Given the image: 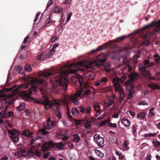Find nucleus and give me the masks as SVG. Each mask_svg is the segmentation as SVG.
I'll return each instance as SVG.
<instances>
[{
	"instance_id": "obj_1",
	"label": "nucleus",
	"mask_w": 160,
	"mask_h": 160,
	"mask_svg": "<svg viewBox=\"0 0 160 160\" xmlns=\"http://www.w3.org/2000/svg\"><path fill=\"white\" fill-rule=\"evenodd\" d=\"M83 65L81 62L78 63L73 62L69 65H64L60 69L53 70L52 72H49L46 70L43 72L42 75L44 78H35L29 80L28 77L24 76L22 77V80L28 81L26 85H24V88H28V90H24L21 92V94L28 99L33 100L34 102L36 101L42 102L45 101L46 92L45 87L47 82L45 79L48 77L53 75L50 79L51 87L52 90L56 94L59 92L61 89L65 91L67 88L68 81L65 77L70 73H75L78 71L80 70L79 68Z\"/></svg>"
},
{
	"instance_id": "obj_2",
	"label": "nucleus",
	"mask_w": 160,
	"mask_h": 160,
	"mask_svg": "<svg viewBox=\"0 0 160 160\" xmlns=\"http://www.w3.org/2000/svg\"><path fill=\"white\" fill-rule=\"evenodd\" d=\"M83 65L81 62L78 63L73 62L69 65H64L60 69L53 70L52 72H49L46 70L43 72L42 75L44 78H35L29 80L28 77L24 76L22 77V80L28 81L26 85H24V88H28V90H24L21 92V94L28 99L33 100L34 102L36 101L42 102L45 101L46 92L45 87L47 82L45 79L48 77L53 75L50 79L51 87L52 90L56 94L59 92L61 89L65 91L67 88L68 81L65 77L70 73H75L78 71L80 70L79 68Z\"/></svg>"
},
{
	"instance_id": "obj_3",
	"label": "nucleus",
	"mask_w": 160,
	"mask_h": 160,
	"mask_svg": "<svg viewBox=\"0 0 160 160\" xmlns=\"http://www.w3.org/2000/svg\"><path fill=\"white\" fill-rule=\"evenodd\" d=\"M36 102L38 104H43L46 109H49L54 105L56 108L55 113L56 116L59 119L61 118L62 115L60 112L59 108L60 106V102L58 99H54L51 101L49 100V98L48 97H45L44 102L39 101H36Z\"/></svg>"
},
{
	"instance_id": "obj_4",
	"label": "nucleus",
	"mask_w": 160,
	"mask_h": 160,
	"mask_svg": "<svg viewBox=\"0 0 160 160\" xmlns=\"http://www.w3.org/2000/svg\"><path fill=\"white\" fill-rule=\"evenodd\" d=\"M88 86L86 84L83 85L80 90L77 91L75 94L69 96V99L75 104L78 105L79 103L77 99L78 97L82 98L83 96H87L91 94V90L88 88Z\"/></svg>"
},
{
	"instance_id": "obj_5",
	"label": "nucleus",
	"mask_w": 160,
	"mask_h": 160,
	"mask_svg": "<svg viewBox=\"0 0 160 160\" xmlns=\"http://www.w3.org/2000/svg\"><path fill=\"white\" fill-rule=\"evenodd\" d=\"M63 147L64 145L62 142L57 143L50 141L43 144L41 148L43 152H44L55 147H57L58 149L62 150Z\"/></svg>"
},
{
	"instance_id": "obj_6",
	"label": "nucleus",
	"mask_w": 160,
	"mask_h": 160,
	"mask_svg": "<svg viewBox=\"0 0 160 160\" xmlns=\"http://www.w3.org/2000/svg\"><path fill=\"white\" fill-rule=\"evenodd\" d=\"M137 73L134 72H131L128 75V77L129 79L126 81L125 83L128 91H130L134 88V86L132 85V83L137 79Z\"/></svg>"
},
{
	"instance_id": "obj_7",
	"label": "nucleus",
	"mask_w": 160,
	"mask_h": 160,
	"mask_svg": "<svg viewBox=\"0 0 160 160\" xmlns=\"http://www.w3.org/2000/svg\"><path fill=\"white\" fill-rule=\"evenodd\" d=\"M21 88H24V86L23 85H19L17 88H15L13 91V94H11L9 95L8 96H7L4 99V101H6V102L8 105L12 104L13 100L12 98L13 94H17L18 93H19L20 95L22 96V97L25 98V97L22 96V95L21 94V92L22 91H23L20 90V89Z\"/></svg>"
},
{
	"instance_id": "obj_8",
	"label": "nucleus",
	"mask_w": 160,
	"mask_h": 160,
	"mask_svg": "<svg viewBox=\"0 0 160 160\" xmlns=\"http://www.w3.org/2000/svg\"><path fill=\"white\" fill-rule=\"evenodd\" d=\"M150 27H154V29L151 32L150 35L152 36L154 35L156 32H160V20L158 21L149 24L148 25L142 28V29L145 30V29L148 28Z\"/></svg>"
},
{
	"instance_id": "obj_9",
	"label": "nucleus",
	"mask_w": 160,
	"mask_h": 160,
	"mask_svg": "<svg viewBox=\"0 0 160 160\" xmlns=\"http://www.w3.org/2000/svg\"><path fill=\"white\" fill-rule=\"evenodd\" d=\"M8 133L11 135V138L13 141L15 143H17L19 140L18 136L19 135V131L16 129L8 130Z\"/></svg>"
},
{
	"instance_id": "obj_10",
	"label": "nucleus",
	"mask_w": 160,
	"mask_h": 160,
	"mask_svg": "<svg viewBox=\"0 0 160 160\" xmlns=\"http://www.w3.org/2000/svg\"><path fill=\"white\" fill-rule=\"evenodd\" d=\"M94 140L98 146L99 147H102L104 145V138L100 137L99 135L98 134H96L94 136Z\"/></svg>"
},
{
	"instance_id": "obj_11",
	"label": "nucleus",
	"mask_w": 160,
	"mask_h": 160,
	"mask_svg": "<svg viewBox=\"0 0 160 160\" xmlns=\"http://www.w3.org/2000/svg\"><path fill=\"white\" fill-rule=\"evenodd\" d=\"M44 122L43 123L44 127L45 129L50 130L52 129L54 126L56 125V122L54 121H51L50 118H48L46 121V124Z\"/></svg>"
},
{
	"instance_id": "obj_12",
	"label": "nucleus",
	"mask_w": 160,
	"mask_h": 160,
	"mask_svg": "<svg viewBox=\"0 0 160 160\" xmlns=\"http://www.w3.org/2000/svg\"><path fill=\"white\" fill-rule=\"evenodd\" d=\"M121 51V50L120 49L118 48H115L112 50L109 53V55L111 56L112 58H114Z\"/></svg>"
},
{
	"instance_id": "obj_13",
	"label": "nucleus",
	"mask_w": 160,
	"mask_h": 160,
	"mask_svg": "<svg viewBox=\"0 0 160 160\" xmlns=\"http://www.w3.org/2000/svg\"><path fill=\"white\" fill-rule=\"evenodd\" d=\"M72 82L75 86H78L80 88H82L83 86V80L82 79L75 78L72 80Z\"/></svg>"
},
{
	"instance_id": "obj_14",
	"label": "nucleus",
	"mask_w": 160,
	"mask_h": 160,
	"mask_svg": "<svg viewBox=\"0 0 160 160\" xmlns=\"http://www.w3.org/2000/svg\"><path fill=\"white\" fill-rule=\"evenodd\" d=\"M101 64L97 62H90L89 65L88 66H86V67L87 68H90L92 69L96 70L98 67L101 65Z\"/></svg>"
},
{
	"instance_id": "obj_15",
	"label": "nucleus",
	"mask_w": 160,
	"mask_h": 160,
	"mask_svg": "<svg viewBox=\"0 0 160 160\" xmlns=\"http://www.w3.org/2000/svg\"><path fill=\"white\" fill-rule=\"evenodd\" d=\"M126 78V77L125 76H123L121 78L117 77L114 78L112 80V82L113 83V86H115V85H117L119 82H122Z\"/></svg>"
},
{
	"instance_id": "obj_16",
	"label": "nucleus",
	"mask_w": 160,
	"mask_h": 160,
	"mask_svg": "<svg viewBox=\"0 0 160 160\" xmlns=\"http://www.w3.org/2000/svg\"><path fill=\"white\" fill-rule=\"evenodd\" d=\"M106 59L107 58L104 53H101L97 57V60L101 63L104 62L106 61Z\"/></svg>"
},
{
	"instance_id": "obj_17",
	"label": "nucleus",
	"mask_w": 160,
	"mask_h": 160,
	"mask_svg": "<svg viewBox=\"0 0 160 160\" xmlns=\"http://www.w3.org/2000/svg\"><path fill=\"white\" fill-rule=\"evenodd\" d=\"M118 60L121 65H123L128 62L127 59L124 57H120Z\"/></svg>"
},
{
	"instance_id": "obj_18",
	"label": "nucleus",
	"mask_w": 160,
	"mask_h": 160,
	"mask_svg": "<svg viewBox=\"0 0 160 160\" xmlns=\"http://www.w3.org/2000/svg\"><path fill=\"white\" fill-rule=\"evenodd\" d=\"M143 75L145 77H148V78L149 79L155 80L156 78L154 77H150L151 75V73L150 71L148 70H146L143 72Z\"/></svg>"
},
{
	"instance_id": "obj_19",
	"label": "nucleus",
	"mask_w": 160,
	"mask_h": 160,
	"mask_svg": "<svg viewBox=\"0 0 160 160\" xmlns=\"http://www.w3.org/2000/svg\"><path fill=\"white\" fill-rule=\"evenodd\" d=\"M5 109H2L0 107V117L2 118H6L8 117V114L6 113Z\"/></svg>"
},
{
	"instance_id": "obj_20",
	"label": "nucleus",
	"mask_w": 160,
	"mask_h": 160,
	"mask_svg": "<svg viewBox=\"0 0 160 160\" xmlns=\"http://www.w3.org/2000/svg\"><path fill=\"white\" fill-rule=\"evenodd\" d=\"M0 103H1V106H0V107L2 109L7 110L9 105L6 102V101H4V100L2 101H0Z\"/></svg>"
},
{
	"instance_id": "obj_21",
	"label": "nucleus",
	"mask_w": 160,
	"mask_h": 160,
	"mask_svg": "<svg viewBox=\"0 0 160 160\" xmlns=\"http://www.w3.org/2000/svg\"><path fill=\"white\" fill-rule=\"evenodd\" d=\"M15 69L18 73L23 75H25V73L23 71L22 68L20 66L18 65L16 66L15 67Z\"/></svg>"
},
{
	"instance_id": "obj_22",
	"label": "nucleus",
	"mask_w": 160,
	"mask_h": 160,
	"mask_svg": "<svg viewBox=\"0 0 160 160\" xmlns=\"http://www.w3.org/2000/svg\"><path fill=\"white\" fill-rule=\"evenodd\" d=\"M145 115L146 112L145 111L140 112L138 114L137 118L139 119L143 120L145 117Z\"/></svg>"
},
{
	"instance_id": "obj_23",
	"label": "nucleus",
	"mask_w": 160,
	"mask_h": 160,
	"mask_svg": "<svg viewBox=\"0 0 160 160\" xmlns=\"http://www.w3.org/2000/svg\"><path fill=\"white\" fill-rule=\"evenodd\" d=\"M148 86L152 89H160V86L156 85L155 83L149 84Z\"/></svg>"
},
{
	"instance_id": "obj_24",
	"label": "nucleus",
	"mask_w": 160,
	"mask_h": 160,
	"mask_svg": "<svg viewBox=\"0 0 160 160\" xmlns=\"http://www.w3.org/2000/svg\"><path fill=\"white\" fill-rule=\"evenodd\" d=\"M73 141L76 143L78 142L81 140V138L77 134H74L72 135Z\"/></svg>"
},
{
	"instance_id": "obj_25",
	"label": "nucleus",
	"mask_w": 160,
	"mask_h": 160,
	"mask_svg": "<svg viewBox=\"0 0 160 160\" xmlns=\"http://www.w3.org/2000/svg\"><path fill=\"white\" fill-rule=\"evenodd\" d=\"M86 75L87 77H88V79L89 80H93L95 78V74L91 72H89Z\"/></svg>"
},
{
	"instance_id": "obj_26",
	"label": "nucleus",
	"mask_w": 160,
	"mask_h": 160,
	"mask_svg": "<svg viewBox=\"0 0 160 160\" xmlns=\"http://www.w3.org/2000/svg\"><path fill=\"white\" fill-rule=\"evenodd\" d=\"M132 67L128 64L126 65L125 68L123 69V71L124 72L126 71V72H130L132 71Z\"/></svg>"
},
{
	"instance_id": "obj_27",
	"label": "nucleus",
	"mask_w": 160,
	"mask_h": 160,
	"mask_svg": "<svg viewBox=\"0 0 160 160\" xmlns=\"http://www.w3.org/2000/svg\"><path fill=\"white\" fill-rule=\"evenodd\" d=\"M71 112L72 115L73 116H76L79 113V111L77 108H73L72 109Z\"/></svg>"
},
{
	"instance_id": "obj_28",
	"label": "nucleus",
	"mask_w": 160,
	"mask_h": 160,
	"mask_svg": "<svg viewBox=\"0 0 160 160\" xmlns=\"http://www.w3.org/2000/svg\"><path fill=\"white\" fill-rule=\"evenodd\" d=\"M25 104L24 102L21 103L19 106L17 108V109L18 111H21L24 109L25 108Z\"/></svg>"
},
{
	"instance_id": "obj_29",
	"label": "nucleus",
	"mask_w": 160,
	"mask_h": 160,
	"mask_svg": "<svg viewBox=\"0 0 160 160\" xmlns=\"http://www.w3.org/2000/svg\"><path fill=\"white\" fill-rule=\"evenodd\" d=\"M139 69L140 71L143 72L146 70V68H148L147 66H145L143 65L142 64H140L138 66Z\"/></svg>"
},
{
	"instance_id": "obj_30",
	"label": "nucleus",
	"mask_w": 160,
	"mask_h": 160,
	"mask_svg": "<svg viewBox=\"0 0 160 160\" xmlns=\"http://www.w3.org/2000/svg\"><path fill=\"white\" fill-rule=\"evenodd\" d=\"M121 122L122 124L126 126H129L130 124V122L127 119H123L121 121Z\"/></svg>"
},
{
	"instance_id": "obj_31",
	"label": "nucleus",
	"mask_w": 160,
	"mask_h": 160,
	"mask_svg": "<svg viewBox=\"0 0 160 160\" xmlns=\"http://www.w3.org/2000/svg\"><path fill=\"white\" fill-rule=\"evenodd\" d=\"M116 85L117 86L115 88V91L116 92L118 91L119 93H120L124 91L122 88L121 86L118 85V84L115 86Z\"/></svg>"
},
{
	"instance_id": "obj_32",
	"label": "nucleus",
	"mask_w": 160,
	"mask_h": 160,
	"mask_svg": "<svg viewBox=\"0 0 160 160\" xmlns=\"http://www.w3.org/2000/svg\"><path fill=\"white\" fill-rule=\"evenodd\" d=\"M23 135L27 137H29L32 134V132L28 129L25 130L23 133Z\"/></svg>"
},
{
	"instance_id": "obj_33",
	"label": "nucleus",
	"mask_w": 160,
	"mask_h": 160,
	"mask_svg": "<svg viewBox=\"0 0 160 160\" xmlns=\"http://www.w3.org/2000/svg\"><path fill=\"white\" fill-rule=\"evenodd\" d=\"M46 54L45 52H42L38 56V58L40 60H43L45 58Z\"/></svg>"
},
{
	"instance_id": "obj_34",
	"label": "nucleus",
	"mask_w": 160,
	"mask_h": 160,
	"mask_svg": "<svg viewBox=\"0 0 160 160\" xmlns=\"http://www.w3.org/2000/svg\"><path fill=\"white\" fill-rule=\"evenodd\" d=\"M128 142L127 140H125L123 144V148L125 150H128L129 148V147H128Z\"/></svg>"
},
{
	"instance_id": "obj_35",
	"label": "nucleus",
	"mask_w": 160,
	"mask_h": 160,
	"mask_svg": "<svg viewBox=\"0 0 160 160\" xmlns=\"http://www.w3.org/2000/svg\"><path fill=\"white\" fill-rule=\"evenodd\" d=\"M62 8L56 6L53 9V12L55 13L61 12H62Z\"/></svg>"
},
{
	"instance_id": "obj_36",
	"label": "nucleus",
	"mask_w": 160,
	"mask_h": 160,
	"mask_svg": "<svg viewBox=\"0 0 160 160\" xmlns=\"http://www.w3.org/2000/svg\"><path fill=\"white\" fill-rule=\"evenodd\" d=\"M93 107L95 111H100L101 110L99 104L98 103L95 104Z\"/></svg>"
},
{
	"instance_id": "obj_37",
	"label": "nucleus",
	"mask_w": 160,
	"mask_h": 160,
	"mask_svg": "<svg viewBox=\"0 0 160 160\" xmlns=\"http://www.w3.org/2000/svg\"><path fill=\"white\" fill-rule=\"evenodd\" d=\"M51 14H50L48 18L47 19V21L46 22V26H48V24L54 22V21L51 20Z\"/></svg>"
},
{
	"instance_id": "obj_38",
	"label": "nucleus",
	"mask_w": 160,
	"mask_h": 160,
	"mask_svg": "<svg viewBox=\"0 0 160 160\" xmlns=\"http://www.w3.org/2000/svg\"><path fill=\"white\" fill-rule=\"evenodd\" d=\"M127 37H128V36H122L121 37H120L118 38L117 39L114 40V41L115 42L121 41H122V40H124Z\"/></svg>"
},
{
	"instance_id": "obj_39",
	"label": "nucleus",
	"mask_w": 160,
	"mask_h": 160,
	"mask_svg": "<svg viewBox=\"0 0 160 160\" xmlns=\"http://www.w3.org/2000/svg\"><path fill=\"white\" fill-rule=\"evenodd\" d=\"M25 69L26 71L30 72L31 71V67L30 65L26 64L25 66Z\"/></svg>"
},
{
	"instance_id": "obj_40",
	"label": "nucleus",
	"mask_w": 160,
	"mask_h": 160,
	"mask_svg": "<svg viewBox=\"0 0 160 160\" xmlns=\"http://www.w3.org/2000/svg\"><path fill=\"white\" fill-rule=\"evenodd\" d=\"M95 152L100 157H102L103 156V154L100 151L97 149L95 150Z\"/></svg>"
},
{
	"instance_id": "obj_41",
	"label": "nucleus",
	"mask_w": 160,
	"mask_h": 160,
	"mask_svg": "<svg viewBox=\"0 0 160 160\" xmlns=\"http://www.w3.org/2000/svg\"><path fill=\"white\" fill-rule=\"evenodd\" d=\"M27 155L29 157H33L34 155V152L32 149H30L27 153Z\"/></svg>"
},
{
	"instance_id": "obj_42",
	"label": "nucleus",
	"mask_w": 160,
	"mask_h": 160,
	"mask_svg": "<svg viewBox=\"0 0 160 160\" xmlns=\"http://www.w3.org/2000/svg\"><path fill=\"white\" fill-rule=\"evenodd\" d=\"M53 3V0H49L47 4V6L46 8L45 11H47L50 6Z\"/></svg>"
},
{
	"instance_id": "obj_43",
	"label": "nucleus",
	"mask_w": 160,
	"mask_h": 160,
	"mask_svg": "<svg viewBox=\"0 0 160 160\" xmlns=\"http://www.w3.org/2000/svg\"><path fill=\"white\" fill-rule=\"evenodd\" d=\"M152 143L154 145V146L155 148H158L160 146V142L158 141L152 142Z\"/></svg>"
},
{
	"instance_id": "obj_44",
	"label": "nucleus",
	"mask_w": 160,
	"mask_h": 160,
	"mask_svg": "<svg viewBox=\"0 0 160 160\" xmlns=\"http://www.w3.org/2000/svg\"><path fill=\"white\" fill-rule=\"evenodd\" d=\"M91 126V122L89 121H87L84 125L85 128H87L90 127Z\"/></svg>"
},
{
	"instance_id": "obj_45",
	"label": "nucleus",
	"mask_w": 160,
	"mask_h": 160,
	"mask_svg": "<svg viewBox=\"0 0 160 160\" xmlns=\"http://www.w3.org/2000/svg\"><path fill=\"white\" fill-rule=\"evenodd\" d=\"M154 109V108H152L149 110V113L148 114L149 117H151L154 115V112H153Z\"/></svg>"
},
{
	"instance_id": "obj_46",
	"label": "nucleus",
	"mask_w": 160,
	"mask_h": 160,
	"mask_svg": "<svg viewBox=\"0 0 160 160\" xmlns=\"http://www.w3.org/2000/svg\"><path fill=\"white\" fill-rule=\"evenodd\" d=\"M116 153L117 155L118 156H119V158L120 159H122L123 157L124 156L122 155L121 153H120L118 151H116Z\"/></svg>"
},
{
	"instance_id": "obj_47",
	"label": "nucleus",
	"mask_w": 160,
	"mask_h": 160,
	"mask_svg": "<svg viewBox=\"0 0 160 160\" xmlns=\"http://www.w3.org/2000/svg\"><path fill=\"white\" fill-rule=\"evenodd\" d=\"M55 52V50L54 49H51V50L49 51L48 53V56L47 57L48 58H50L52 55V53H54Z\"/></svg>"
},
{
	"instance_id": "obj_48",
	"label": "nucleus",
	"mask_w": 160,
	"mask_h": 160,
	"mask_svg": "<svg viewBox=\"0 0 160 160\" xmlns=\"http://www.w3.org/2000/svg\"><path fill=\"white\" fill-rule=\"evenodd\" d=\"M108 80V78L105 77H103L100 80V81L101 82L106 83Z\"/></svg>"
},
{
	"instance_id": "obj_49",
	"label": "nucleus",
	"mask_w": 160,
	"mask_h": 160,
	"mask_svg": "<svg viewBox=\"0 0 160 160\" xmlns=\"http://www.w3.org/2000/svg\"><path fill=\"white\" fill-rule=\"evenodd\" d=\"M134 92H130L128 94V96L127 97V99H130L132 97L133 95V94Z\"/></svg>"
},
{
	"instance_id": "obj_50",
	"label": "nucleus",
	"mask_w": 160,
	"mask_h": 160,
	"mask_svg": "<svg viewBox=\"0 0 160 160\" xmlns=\"http://www.w3.org/2000/svg\"><path fill=\"white\" fill-rule=\"evenodd\" d=\"M108 125L109 127H111L114 128H116L117 126V125L116 123H112L111 122L109 123L108 124Z\"/></svg>"
},
{
	"instance_id": "obj_51",
	"label": "nucleus",
	"mask_w": 160,
	"mask_h": 160,
	"mask_svg": "<svg viewBox=\"0 0 160 160\" xmlns=\"http://www.w3.org/2000/svg\"><path fill=\"white\" fill-rule=\"evenodd\" d=\"M23 152L24 151L23 150H20L15 152L14 153V155L16 156H18L19 155L22 154L23 153Z\"/></svg>"
},
{
	"instance_id": "obj_52",
	"label": "nucleus",
	"mask_w": 160,
	"mask_h": 160,
	"mask_svg": "<svg viewBox=\"0 0 160 160\" xmlns=\"http://www.w3.org/2000/svg\"><path fill=\"white\" fill-rule=\"evenodd\" d=\"M102 48V47L101 46H99L98 47V48L95 50H93L91 51V52L92 53H94L95 52L98 51L101 49Z\"/></svg>"
},
{
	"instance_id": "obj_53",
	"label": "nucleus",
	"mask_w": 160,
	"mask_h": 160,
	"mask_svg": "<svg viewBox=\"0 0 160 160\" xmlns=\"http://www.w3.org/2000/svg\"><path fill=\"white\" fill-rule=\"evenodd\" d=\"M74 121H75V124L76 125H80L81 124L82 122V121L81 120H75Z\"/></svg>"
},
{
	"instance_id": "obj_54",
	"label": "nucleus",
	"mask_w": 160,
	"mask_h": 160,
	"mask_svg": "<svg viewBox=\"0 0 160 160\" xmlns=\"http://www.w3.org/2000/svg\"><path fill=\"white\" fill-rule=\"evenodd\" d=\"M45 129L44 128V129H41V131L42 133L44 135H46L48 133H49V132L46 131L45 130Z\"/></svg>"
},
{
	"instance_id": "obj_55",
	"label": "nucleus",
	"mask_w": 160,
	"mask_h": 160,
	"mask_svg": "<svg viewBox=\"0 0 160 160\" xmlns=\"http://www.w3.org/2000/svg\"><path fill=\"white\" fill-rule=\"evenodd\" d=\"M120 94V101L122 100L123 99L124 95V91L122 92H121L119 93Z\"/></svg>"
},
{
	"instance_id": "obj_56",
	"label": "nucleus",
	"mask_w": 160,
	"mask_h": 160,
	"mask_svg": "<svg viewBox=\"0 0 160 160\" xmlns=\"http://www.w3.org/2000/svg\"><path fill=\"white\" fill-rule=\"evenodd\" d=\"M14 116V113L12 111H9L8 112V117H12Z\"/></svg>"
},
{
	"instance_id": "obj_57",
	"label": "nucleus",
	"mask_w": 160,
	"mask_h": 160,
	"mask_svg": "<svg viewBox=\"0 0 160 160\" xmlns=\"http://www.w3.org/2000/svg\"><path fill=\"white\" fill-rule=\"evenodd\" d=\"M35 154L36 156H37L38 157L40 156L41 155V152L39 151H35Z\"/></svg>"
},
{
	"instance_id": "obj_58",
	"label": "nucleus",
	"mask_w": 160,
	"mask_h": 160,
	"mask_svg": "<svg viewBox=\"0 0 160 160\" xmlns=\"http://www.w3.org/2000/svg\"><path fill=\"white\" fill-rule=\"evenodd\" d=\"M79 110L81 112L84 113L85 110V109L82 106H81L79 107Z\"/></svg>"
},
{
	"instance_id": "obj_59",
	"label": "nucleus",
	"mask_w": 160,
	"mask_h": 160,
	"mask_svg": "<svg viewBox=\"0 0 160 160\" xmlns=\"http://www.w3.org/2000/svg\"><path fill=\"white\" fill-rule=\"evenodd\" d=\"M40 12H38L36 14V17L34 20V22H36L37 20H38V19L39 17V16L40 15Z\"/></svg>"
},
{
	"instance_id": "obj_60",
	"label": "nucleus",
	"mask_w": 160,
	"mask_h": 160,
	"mask_svg": "<svg viewBox=\"0 0 160 160\" xmlns=\"http://www.w3.org/2000/svg\"><path fill=\"white\" fill-rule=\"evenodd\" d=\"M50 153L49 152H47L46 153L44 154L43 157L44 158H47L49 156Z\"/></svg>"
},
{
	"instance_id": "obj_61",
	"label": "nucleus",
	"mask_w": 160,
	"mask_h": 160,
	"mask_svg": "<svg viewBox=\"0 0 160 160\" xmlns=\"http://www.w3.org/2000/svg\"><path fill=\"white\" fill-rule=\"evenodd\" d=\"M155 135V134L152 133H148V134H146L145 135V137H150L154 136Z\"/></svg>"
},
{
	"instance_id": "obj_62",
	"label": "nucleus",
	"mask_w": 160,
	"mask_h": 160,
	"mask_svg": "<svg viewBox=\"0 0 160 160\" xmlns=\"http://www.w3.org/2000/svg\"><path fill=\"white\" fill-rule=\"evenodd\" d=\"M72 15V12H69V14H68V17L67 19V22L69 21Z\"/></svg>"
},
{
	"instance_id": "obj_63",
	"label": "nucleus",
	"mask_w": 160,
	"mask_h": 160,
	"mask_svg": "<svg viewBox=\"0 0 160 160\" xmlns=\"http://www.w3.org/2000/svg\"><path fill=\"white\" fill-rule=\"evenodd\" d=\"M91 108L90 107H88L87 108L86 110V112L87 113H90L91 112Z\"/></svg>"
},
{
	"instance_id": "obj_64",
	"label": "nucleus",
	"mask_w": 160,
	"mask_h": 160,
	"mask_svg": "<svg viewBox=\"0 0 160 160\" xmlns=\"http://www.w3.org/2000/svg\"><path fill=\"white\" fill-rule=\"evenodd\" d=\"M112 117L114 118H118L119 117V115L118 113L114 112V114L112 115Z\"/></svg>"
}]
</instances>
